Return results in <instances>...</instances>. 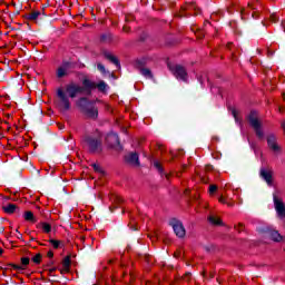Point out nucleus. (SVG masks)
Returning <instances> with one entry per match:
<instances>
[{"mask_svg":"<svg viewBox=\"0 0 285 285\" xmlns=\"http://www.w3.org/2000/svg\"><path fill=\"white\" fill-rule=\"evenodd\" d=\"M85 149L88 150L90 155H97L104 150V147L101 144H89L87 147H85Z\"/></svg>","mask_w":285,"mask_h":285,"instance_id":"11","label":"nucleus"},{"mask_svg":"<svg viewBox=\"0 0 285 285\" xmlns=\"http://www.w3.org/2000/svg\"><path fill=\"white\" fill-rule=\"evenodd\" d=\"M108 61L116 66V70H121V61H119V58L112 53H108Z\"/></svg>","mask_w":285,"mask_h":285,"instance_id":"14","label":"nucleus"},{"mask_svg":"<svg viewBox=\"0 0 285 285\" xmlns=\"http://www.w3.org/2000/svg\"><path fill=\"white\" fill-rule=\"evenodd\" d=\"M108 41H112V33H108Z\"/></svg>","mask_w":285,"mask_h":285,"instance_id":"45","label":"nucleus"},{"mask_svg":"<svg viewBox=\"0 0 285 285\" xmlns=\"http://www.w3.org/2000/svg\"><path fill=\"white\" fill-rule=\"evenodd\" d=\"M39 173H41L40 170H38V175H39Z\"/></svg>","mask_w":285,"mask_h":285,"instance_id":"63","label":"nucleus"},{"mask_svg":"<svg viewBox=\"0 0 285 285\" xmlns=\"http://www.w3.org/2000/svg\"><path fill=\"white\" fill-rule=\"evenodd\" d=\"M124 164L130 168H139L141 161L139 160V151H126L124 155Z\"/></svg>","mask_w":285,"mask_h":285,"instance_id":"6","label":"nucleus"},{"mask_svg":"<svg viewBox=\"0 0 285 285\" xmlns=\"http://www.w3.org/2000/svg\"><path fill=\"white\" fill-rule=\"evenodd\" d=\"M218 202H219L220 204H227V206L233 207V203H227L226 199L224 198V196H220V197L218 198Z\"/></svg>","mask_w":285,"mask_h":285,"instance_id":"35","label":"nucleus"},{"mask_svg":"<svg viewBox=\"0 0 285 285\" xmlns=\"http://www.w3.org/2000/svg\"><path fill=\"white\" fill-rule=\"evenodd\" d=\"M217 193V185H209V195H215Z\"/></svg>","mask_w":285,"mask_h":285,"instance_id":"34","label":"nucleus"},{"mask_svg":"<svg viewBox=\"0 0 285 285\" xmlns=\"http://www.w3.org/2000/svg\"><path fill=\"white\" fill-rule=\"evenodd\" d=\"M101 137H104V134L99 130L96 131V136H89L87 138V144H101Z\"/></svg>","mask_w":285,"mask_h":285,"instance_id":"13","label":"nucleus"},{"mask_svg":"<svg viewBox=\"0 0 285 285\" xmlns=\"http://www.w3.org/2000/svg\"><path fill=\"white\" fill-rule=\"evenodd\" d=\"M104 12H105V14H106V12H108V9H105Z\"/></svg>","mask_w":285,"mask_h":285,"instance_id":"57","label":"nucleus"},{"mask_svg":"<svg viewBox=\"0 0 285 285\" xmlns=\"http://www.w3.org/2000/svg\"><path fill=\"white\" fill-rule=\"evenodd\" d=\"M104 56H105V59H108V52L107 51L104 52Z\"/></svg>","mask_w":285,"mask_h":285,"instance_id":"50","label":"nucleus"},{"mask_svg":"<svg viewBox=\"0 0 285 285\" xmlns=\"http://www.w3.org/2000/svg\"><path fill=\"white\" fill-rule=\"evenodd\" d=\"M169 226H171L175 235H177L180 238L186 237V228L184 227L181 220L177 218H171L169 220Z\"/></svg>","mask_w":285,"mask_h":285,"instance_id":"7","label":"nucleus"},{"mask_svg":"<svg viewBox=\"0 0 285 285\" xmlns=\"http://www.w3.org/2000/svg\"><path fill=\"white\" fill-rule=\"evenodd\" d=\"M24 219L26 222H32L33 224L37 223V218L32 212H24Z\"/></svg>","mask_w":285,"mask_h":285,"instance_id":"20","label":"nucleus"},{"mask_svg":"<svg viewBox=\"0 0 285 285\" xmlns=\"http://www.w3.org/2000/svg\"><path fill=\"white\" fill-rule=\"evenodd\" d=\"M62 266L65 271L69 272L70 271V256H66L62 261Z\"/></svg>","mask_w":285,"mask_h":285,"instance_id":"24","label":"nucleus"},{"mask_svg":"<svg viewBox=\"0 0 285 285\" xmlns=\"http://www.w3.org/2000/svg\"><path fill=\"white\" fill-rule=\"evenodd\" d=\"M110 202H112V204H115V203L119 204L121 202V198L114 196L110 198Z\"/></svg>","mask_w":285,"mask_h":285,"instance_id":"39","label":"nucleus"},{"mask_svg":"<svg viewBox=\"0 0 285 285\" xmlns=\"http://www.w3.org/2000/svg\"><path fill=\"white\" fill-rule=\"evenodd\" d=\"M216 90H217L218 95H222V89L220 88H217Z\"/></svg>","mask_w":285,"mask_h":285,"instance_id":"52","label":"nucleus"},{"mask_svg":"<svg viewBox=\"0 0 285 285\" xmlns=\"http://www.w3.org/2000/svg\"><path fill=\"white\" fill-rule=\"evenodd\" d=\"M4 199H10V197H6Z\"/></svg>","mask_w":285,"mask_h":285,"instance_id":"62","label":"nucleus"},{"mask_svg":"<svg viewBox=\"0 0 285 285\" xmlns=\"http://www.w3.org/2000/svg\"><path fill=\"white\" fill-rule=\"evenodd\" d=\"M1 220H2V222H7V219H6V218H1Z\"/></svg>","mask_w":285,"mask_h":285,"instance_id":"58","label":"nucleus"},{"mask_svg":"<svg viewBox=\"0 0 285 285\" xmlns=\"http://www.w3.org/2000/svg\"><path fill=\"white\" fill-rule=\"evenodd\" d=\"M146 39H148V35L145 33V32H142V33L140 35L139 41L144 42V41H146Z\"/></svg>","mask_w":285,"mask_h":285,"instance_id":"38","label":"nucleus"},{"mask_svg":"<svg viewBox=\"0 0 285 285\" xmlns=\"http://www.w3.org/2000/svg\"><path fill=\"white\" fill-rule=\"evenodd\" d=\"M247 121L255 131V135L259 141H264V130H262V121H259V114L257 110H250L249 115L247 116Z\"/></svg>","mask_w":285,"mask_h":285,"instance_id":"3","label":"nucleus"},{"mask_svg":"<svg viewBox=\"0 0 285 285\" xmlns=\"http://www.w3.org/2000/svg\"><path fill=\"white\" fill-rule=\"evenodd\" d=\"M109 210H111V213H112V207H109Z\"/></svg>","mask_w":285,"mask_h":285,"instance_id":"61","label":"nucleus"},{"mask_svg":"<svg viewBox=\"0 0 285 285\" xmlns=\"http://www.w3.org/2000/svg\"><path fill=\"white\" fill-rule=\"evenodd\" d=\"M3 230H6V227L0 225V233H3Z\"/></svg>","mask_w":285,"mask_h":285,"instance_id":"48","label":"nucleus"},{"mask_svg":"<svg viewBox=\"0 0 285 285\" xmlns=\"http://www.w3.org/2000/svg\"><path fill=\"white\" fill-rule=\"evenodd\" d=\"M6 148H12V144H7Z\"/></svg>","mask_w":285,"mask_h":285,"instance_id":"51","label":"nucleus"},{"mask_svg":"<svg viewBox=\"0 0 285 285\" xmlns=\"http://www.w3.org/2000/svg\"><path fill=\"white\" fill-rule=\"evenodd\" d=\"M227 109L232 112L236 124H238L242 128V126H244V122H242V119H239V117L237 116V109H235V107L233 106H228Z\"/></svg>","mask_w":285,"mask_h":285,"instance_id":"16","label":"nucleus"},{"mask_svg":"<svg viewBox=\"0 0 285 285\" xmlns=\"http://www.w3.org/2000/svg\"><path fill=\"white\" fill-rule=\"evenodd\" d=\"M167 67L170 70V72H173L174 77H176V79L185 81V83H188V71H186V68L184 66L173 65L168 62Z\"/></svg>","mask_w":285,"mask_h":285,"instance_id":"4","label":"nucleus"},{"mask_svg":"<svg viewBox=\"0 0 285 285\" xmlns=\"http://www.w3.org/2000/svg\"><path fill=\"white\" fill-rule=\"evenodd\" d=\"M95 173H98L100 175V177H106L107 173L104 168H101V166L97 165V164H92L91 165Z\"/></svg>","mask_w":285,"mask_h":285,"instance_id":"18","label":"nucleus"},{"mask_svg":"<svg viewBox=\"0 0 285 285\" xmlns=\"http://www.w3.org/2000/svg\"><path fill=\"white\" fill-rule=\"evenodd\" d=\"M273 21H275V16L272 17Z\"/></svg>","mask_w":285,"mask_h":285,"instance_id":"59","label":"nucleus"},{"mask_svg":"<svg viewBox=\"0 0 285 285\" xmlns=\"http://www.w3.org/2000/svg\"><path fill=\"white\" fill-rule=\"evenodd\" d=\"M39 16H41V12L33 11L27 16V19H29L30 21H37V19H39Z\"/></svg>","mask_w":285,"mask_h":285,"instance_id":"23","label":"nucleus"},{"mask_svg":"<svg viewBox=\"0 0 285 285\" xmlns=\"http://www.w3.org/2000/svg\"><path fill=\"white\" fill-rule=\"evenodd\" d=\"M177 17H179L180 19H181V17H184L183 14H180V13H177Z\"/></svg>","mask_w":285,"mask_h":285,"instance_id":"54","label":"nucleus"},{"mask_svg":"<svg viewBox=\"0 0 285 285\" xmlns=\"http://www.w3.org/2000/svg\"><path fill=\"white\" fill-rule=\"evenodd\" d=\"M140 72L144 77H146L147 79H153V71L148 68H141Z\"/></svg>","mask_w":285,"mask_h":285,"instance_id":"22","label":"nucleus"},{"mask_svg":"<svg viewBox=\"0 0 285 285\" xmlns=\"http://www.w3.org/2000/svg\"><path fill=\"white\" fill-rule=\"evenodd\" d=\"M126 21H130V18H126Z\"/></svg>","mask_w":285,"mask_h":285,"instance_id":"60","label":"nucleus"},{"mask_svg":"<svg viewBox=\"0 0 285 285\" xmlns=\"http://www.w3.org/2000/svg\"><path fill=\"white\" fill-rule=\"evenodd\" d=\"M99 23H106V19L105 18H99Z\"/></svg>","mask_w":285,"mask_h":285,"instance_id":"43","label":"nucleus"},{"mask_svg":"<svg viewBox=\"0 0 285 285\" xmlns=\"http://www.w3.org/2000/svg\"><path fill=\"white\" fill-rule=\"evenodd\" d=\"M66 75H68V71H66V69H63L61 66L58 68L57 70V77L58 79H62V77H66Z\"/></svg>","mask_w":285,"mask_h":285,"instance_id":"25","label":"nucleus"},{"mask_svg":"<svg viewBox=\"0 0 285 285\" xmlns=\"http://www.w3.org/2000/svg\"><path fill=\"white\" fill-rule=\"evenodd\" d=\"M0 255H3V249L2 248H0Z\"/></svg>","mask_w":285,"mask_h":285,"instance_id":"53","label":"nucleus"},{"mask_svg":"<svg viewBox=\"0 0 285 285\" xmlns=\"http://www.w3.org/2000/svg\"><path fill=\"white\" fill-rule=\"evenodd\" d=\"M273 200H274V208L277 213V216L279 219H285V204L279 197H277V194H273Z\"/></svg>","mask_w":285,"mask_h":285,"instance_id":"8","label":"nucleus"},{"mask_svg":"<svg viewBox=\"0 0 285 285\" xmlns=\"http://www.w3.org/2000/svg\"><path fill=\"white\" fill-rule=\"evenodd\" d=\"M99 43H108V33H102L100 36Z\"/></svg>","mask_w":285,"mask_h":285,"instance_id":"31","label":"nucleus"},{"mask_svg":"<svg viewBox=\"0 0 285 285\" xmlns=\"http://www.w3.org/2000/svg\"><path fill=\"white\" fill-rule=\"evenodd\" d=\"M47 257H50V258L55 257V253H52V250H49L47 254Z\"/></svg>","mask_w":285,"mask_h":285,"instance_id":"42","label":"nucleus"},{"mask_svg":"<svg viewBox=\"0 0 285 285\" xmlns=\"http://www.w3.org/2000/svg\"><path fill=\"white\" fill-rule=\"evenodd\" d=\"M209 224H213V226H222V219L215 216H208Z\"/></svg>","mask_w":285,"mask_h":285,"instance_id":"19","label":"nucleus"},{"mask_svg":"<svg viewBox=\"0 0 285 285\" xmlns=\"http://www.w3.org/2000/svg\"><path fill=\"white\" fill-rule=\"evenodd\" d=\"M41 254H37L36 256H33L31 259H32V263L33 264H41Z\"/></svg>","mask_w":285,"mask_h":285,"instance_id":"30","label":"nucleus"},{"mask_svg":"<svg viewBox=\"0 0 285 285\" xmlns=\"http://www.w3.org/2000/svg\"><path fill=\"white\" fill-rule=\"evenodd\" d=\"M267 144H277V138L275 137V135H269L267 137Z\"/></svg>","mask_w":285,"mask_h":285,"instance_id":"32","label":"nucleus"},{"mask_svg":"<svg viewBox=\"0 0 285 285\" xmlns=\"http://www.w3.org/2000/svg\"><path fill=\"white\" fill-rule=\"evenodd\" d=\"M52 264H55V263H53V262H50V263H49V266H52Z\"/></svg>","mask_w":285,"mask_h":285,"instance_id":"56","label":"nucleus"},{"mask_svg":"<svg viewBox=\"0 0 285 285\" xmlns=\"http://www.w3.org/2000/svg\"><path fill=\"white\" fill-rule=\"evenodd\" d=\"M263 232L266 237L271 238L272 242H276V243L284 242V236H282V234H279V232L275 229L264 228Z\"/></svg>","mask_w":285,"mask_h":285,"instance_id":"9","label":"nucleus"},{"mask_svg":"<svg viewBox=\"0 0 285 285\" xmlns=\"http://www.w3.org/2000/svg\"><path fill=\"white\" fill-rule=\"evenodd\" d=\"M197 80L199 81L200 86H204V77L199 76L197 77Z\"/></svg>","mask_w":285,"mask_h":285,"instance_id":"41","label":"nucleus"},{"mask_svg":"<svg viewBox=\"0 0 285 285\" xmlns=\"http://www.w3.org/2000/svg\"><path fill=\"white\" fill-rule=\"evenodd\" d=\"M86 95V86L81 87L78 83L71 82L66 86V90L63 88H58L56 91L57 99L55 101L56 108L62 114L66 115L72 105L70 99L77 98V95Z\"/></svg>","mask_w":285,"mask_h":285,"instance_id":"1","label":"nucleus"},{"mask_svg":"<svg viewBox=\"0 0 285 285\" xmlns=\"http://www.w3.org/2000/svg\"><path fill=\"white\" fill-rule=\"evenodd\" d=\"M259 175L268 186H273V173L266 168H261Z\"/></svg>","mask_w":285,"mask_h":285,"instance_id":"10","label":"nucleus"},{"mask_svg":"<svg viewBox=\"0 0 285 285\" xmlns=\"http://www.w3.org/2000/svg\"><path fill=\"white\" fill-rule=\"evenodd\" d=\"M14 271H23V267L21 265H14V264H9Z\"/></svg>","mask_w":285,"mask_h":285,"instance_id":"37","label":"nucleus"},{"mask_svg":"<svg viewBox=\"0 0 285 285\" xmlns=\"http://www.w3.org/2000/svg\"><path fill=\"white\" fill-rule=\"evenodd\" d=\"M108 140L111 141V144H121V140L119 139V134L112 130L108 132Z\"/></svg>","mask_w":285,"mask_h":285,"instance_id":"17","label":"nucleus"},{"mask_svg":"<svg viewBox=\"0 0 285 285\" xmlns=\"http://www.w3.org/2000/svg\"><path fill=\"white\" fill-rule=\"evenodd\" d=\"M108 73H109V77H111V79H117V76H115V73H110V71Z\"/></svg>","mask_w":285,"mask_h":285,"instance_id":"44","label":"nucleus"},{"mask_svg":"<svg viewBox=\"0 0 285 285\" xmlns=\"http://www.w3.org/2000/svg\"><path fill=\"white\" fill-rule=\"evenodd\" d=\"M21 264H22V266H28V265L30 264V258H28V257H22V258H21Z\"/></svg>","mask_w":285,"mask_h":285,"instance_id":"36","label":"nucleus"},{"mask_svg":"<svg viewBox=\"0 0 285 285\" xmlns=\"http://www.w3.org/2000/svg\"><path fill=\"white\" fill-rule=\"evenodd\" d=\"M62 141H70V140H68V139H66L65 137L62 138Z\"/></svg>","mask_w":285,"mask_h":285,"instance_id":"55","label":"nucleus"},{"mask_svg":"<svg viewBox=\"0 0 285 285\" xmlns=\"http://www.w3.org/2000/svg\"><path fill=\"white\" fill-rule=\"evenodd\" d=\"M55 271H57V267H52L51 269H49V273H55Z\"/></svg>","mask_w":285,"mask_h":285,"instance_id":"49","label":"nucleus"},{"mask_svg":"<svg viewBox=\"0 0 285 285\" xmlns=\"http://www.w3.org/2000/svg\"><path fill=\"white\" fill-rule=\"evenodd\" d=\"M153 166H154V168H156V170L159 173V175H161L163 177H166L168 179V174H166L164 171V167L161 166V163H159V160H154Z\"/></svg>","mask_w":285,"mask_h":285,"instance_id":"15","label":"nucleus"},{"mask_svg":"<svg viewBox=\"0 0 285 285\" xmlns=\"http://www.w3.org/2000/svg\"><path fill=\"white\" fill-rule=\"evenodd\" d=\"M2 210H4L7 215H13V213H21V210L19 209V206L14 204H7V206L2 207Z\"/></svg>","mask_w":285,"mask_h":285,"instance_id":"12","label":"nucleus"},{"mask_svg":"<svg viewBox=\"0 0 285 285\" xmlns=\"http://www.w3.org/2000/svg\"><path fill=\"white\" fill-rule=\"evenodd\" d=\"M82 86H85L86 95H92V90L98 89L100 92H105L107 85L106 81L100 80L98 83L91 81L90 79H85L82 81Z\"/></svg>","mask_w":285,"mask_h":285,"instance_id":"5","label":"nucleus"},{"mask_svg":"<svg viewBox=\"0 0 285 285\" xmlns=\"http://www.w3.org/2000/svg\"><path fill=\"white\" fill-rule=\"evenodd\" d=\"M42 226V230H45V233H50L52 230V226H50V224L48 223H41Z\"/></svg>","mask_w":285,"mask_h":285,"instance_id":"28","label":"nucleus"},{"mask_svg":"<svg viewBox=\"0 0 285 285\" xmlns=\"http://www.w3.org/2000/svg\"><path fill=\"white\" fill-rule=\"evenodd\" d=\"M124 31H125V32H130V28L124 27Z\"/></svg>","mask_w":285,"mask_h":285,"instance_id":"47","label":"nucleus"},{"mask_svg":"<svg viewBox=\"0 0 285 285\" xmlns=\"http://www.w3.org/2000/svg\"><path fill=\"white\" fill-rule=\"evenodd\" d=\"M271 150H273L274 153H279L282 150V147L277 144H272L269 145Z\"/></svg>","mask_w":285,"mask_h":285,"instance_id":"29","label":"nucleus"},{"mask_svg":"<svg viewBox=\"0 0 285 285\" xmlns=\"http://www.w3.org/2000/svg\"><path fill=\"white\" fill-rule=\"evenodd\" d=\"M49 242L50 244H52L53 248H60L61 246H63V243H61V240L50 239Z\"/></svg>","mask_w":285,"mask_h":285,"instance_id":"27","label":"nucleus"},{"mask_svg":"<svg viewBox=\"0 0 285 285\" xmlns=\"http://www.w3.org/2000/svg\"><path fill=\"white\" fill-rule=\"evenodd\" d=\"M97 69L99 70V72H101L102 75H106V66L101 65V62H99L97 65Z\"/></svg>","mask_w":285,"mask_h":285,"instance_id":"33","label":"nucleus"},{"mask_svg":"<svg viewBox=\"0 0 285 285\" xmlns=\"http://www.w3.org/2000/svg\"><path fill=\"white\" fill-rule=\"evenodd\" d=\"M60 67H62L63 70L68 72L69 70H72V68H75V65L73 62H70V61H62Z\"/></svg>","mask_w":285,"mask_h":285,"instance_id":"21","label":"nucleus"},{"mask_svg":"<svg viewBox=\"0 0 285 285\" xmlns=\"http://www.w3.org/2000/svg\"><path fill=\"white\" fill-rule=\"evenodd\" d=\"M141 141H146V137H140L135 140L136 144H141Z\"/></svg>","mask_w":285,"mask_h":285,"instance_id":"40","label":"nucleus"},{"mask_svg":"<svg viewBox=\"0 0 285 285\" xmlns=\"http://www.w3.org/2000/svg\"><path fill=\"white\" fill-rule=\"evenodd\" d=\"M16 232H18V239H21V237H23V235H21V233H19V230H16Z\"/></svg>","mask_w":285,"mask_h":285,"instance_id":"46","label":"nucleus"},{"mask_svg":"<svg viewBox=\"0 0 285 285\" xmlns=\"http://www.w3.org/2000/svg\"><path fill=\"white\" fill-rule=\"evenodd\" d=\"M76 106L85 117H88V119H97V117H99V111H97L92 101L88 100L86 97L78 99Z\"/></svg>","mask_w":285,"mask_h":285,"instance_id":"2","label":"nucleus"},{"mask_svg":"<svg viewBox=\"0 0 285 285\" xmlns=\"http://www.w3.org/2000/svg\"><path fill=\"white\" fill-rule=\"evenodd\" d=\"M144 66H146V58L136 60V68H139L141 70Z\"/></svg>","mask_w":285,"mask_h":285,"instance_id":"26","label":"nucleus"}]
</instances>
